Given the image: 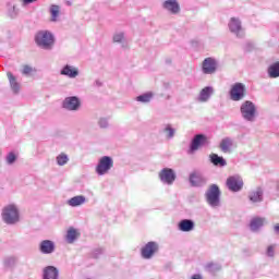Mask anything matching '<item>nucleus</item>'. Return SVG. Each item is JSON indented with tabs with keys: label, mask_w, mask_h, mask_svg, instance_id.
Listing matches in <instances>:
<instances>
[{
	"label": "nucleus",
	"mask_w": 279,
	"mask_h": 279,
	"mask_svg": "<svg viewBox=\"0 0 279 279\" xmlns=\"http://www.w3.org/2000/svg\"><path fill=\"white\" fill-rule=\"evenodd\" d=\"M155 252H158V244L156 242H148L142 248V256L143 258L149 259L151 256H154Z\"/></svg>",
	"instance_id": "f3484780"
},
{
	"label": "nucleus",
	"mask_w": 279,
	"mask_h": 279,
	"mask_svg": "<svg viewBox=\"0 0 279 279\" xmlns=\"http://www.w3.org/2000/svg\"><path fill=\"white\" fill-rule=\"evenodd\" d=\"M77 239H80V233H78L77 229L70 227L65 234L66 243L73 244V243H75V241H77Z\"/></svg>",
	"instance_id": "4be33fe9"
},
{
	"label": "nucleus",
	"mask_w": 279,
	"mask_h": 279,
	"mask_svg": "<svg viewBox=\"0 0 279 279\" xmlns=\"http://www.w3.org/2000/svg\"><path fill=\"white\" fill-rule=\"evenodd\" d=\"M66 162H69V156H66V154L61 153L59 156H57V165H59V167H64Z\"/></svg>",
	"instance_id": "473e14b6"
},
{
	"label": "nucleus",
	"mask_w": 279,
	"mask_h": 279,
	"mask_svg": "<svg viewBox=\"0 0 279 279\" xmlns=\"http://www.w3.org/2000/svg\"><path fill=\"white\" fill-rule=\"evenodd\" d=\"M33 73H36V69L32 68L31 65H23L22 68V75L29 76Z\"/></svg>",
	"instance_id": "f704fd0d"
},
{
	"label": "nucleus",
	"mask_w": 279,
	"mask_h": 279,
	"mask_svg": "<svg viewBox=\"0 0 279 279\" xmlns=\"http://www.w3.org/2000/svg\"><path fill=\"white\" fill-rule=\"evenodd\" d=\"M208 145V137L204 134H197L192 138L187 154L193 156L201 147Z\"/></svg>",
	"instance_id": "423d86ee"
},
{
	"label": "nucleus",
	"mask_w": 279,
	"mask_h": 279,
	"mask_svg": "<svg viewBox=\"0 0 279 279\" xmlns=\"http://www.w3.org/2000/svg\"><path fill=\"white\" fill-rule=\"evenodd\" d=\"M16 263H19V258L14 256L5 257L3 260L5 269H14V267H16Z\"/></svg>",
	"instance_id": "c756f323"
},
{
	"label": "nucleus",
	"mask_w": 279,
	"mask_h": 279,
	"mask_svg": "<svg viewBox=\"0 0 279 279\" xmlns=\"http://www.w3.org/2000/svg\"><path fill=\"white\" fill-rule=\"evenodd\" d=\"M232 145H233L232 138L225 137L221 140L219 147L221 151H223V154H229V151H231L232 149Z\"/></svg>",
	"instance_id": "cd10ccee"
},
{
	"label": "nucleus",
	"mask_w": 279,
	"mask_h": 279,
	"mask_svg": "<svg viewBox=\"0 0 279 279\" xmlns=\"http://www.w3.org/2000/svg\"><path fill=\"white\" fill-rule=\"evenodd\" d=\"M5 161L7 165H14V162H16V155H14V153H10L9 155H7Z\"/></svg>",
	"instance_id": "4c0bfd02"
},
{
	"label": "nucleus",
	"mask_w": 279,
	"mask_h": 279,
	"mask_svg": "<svg viewBox=\"0 0 279 279\" xmlns=\"http://www.w3.org/2000/svg\"><path fill=\"white\" fill-rule=\"evenodd\" d=\"M51 21L56 23L58 21V16H60V7L52 4L50 7Z\"/></svg>",
	"instance_id": "7c9ffc66"
},
{
	"label": "nucleus",
	"mask_w": 279,
	"mask_h": 279,
	"mask_svg": "<svg viewBox=\"0 0 279 279\" xmlns=\"http://www.w3.org/2000/svg\"><path fill=\"white\" fill-rule=\"evenodd\" d=\"M275 232H277V234H279V225L275 226Z\"/></svg>",
	"instance_id": "c03bdc74"
},
{
	"label": "nucleus",
	"mask_w": 279,
	"mask_h": 279,
	"mask_svg": "<svg viewBox=\"0 0 279 279\" xmlns=\"http://www.w3.org/2000/svg\"><path fill=\"white\" fill-rule=\"evenodd\" d=\"M39 252L41 254H53L56 252V243L51 240H44L39 243Z\"/></svg>",
	"instance_id": "dca6fc26"
},
{
	"label": "nucleus",
	"mask_w": 279,
	"mask_h": 279,
	"mask_svg": "<svg viewBox=\"0 0 279 279\" xmlns=\"http://www.w3.org/2000/svg\"><path fill=\"white\" fill-rule=\"evenodd\" d=\"M268 77L276 80L279 77V61L270 64L267 69Z\"/></svg>",
	"instance_id": "bb28decb"
},
{
	"label": "nucleus",
	"mask_w": 279,
	"mask_h": 279,
	"mask_svg": "<svg viewBox=\"0 0 279 279\" xmlns=\"http://www.w3.org/2000/svg\"><path fill=\"white\" fill-rule=\"evenodd\" d=\"M213 95H215V88L213 86H206L199 92L197 101L206 104L207 101H210V97H213Z\"/></svg>",
	"instance_id": "4468645a"
},
{
	"label": "nucleus",
	"mask_w": 279,
	"mask_h": 279,
	"mask_svg": "<svg viewBox=\"0 0 279 279\" xmlns=\"http://www.w3.org/2000/svg\"><path fill=\"white\" fill-rule=\"evenodd\" d=\"M245 97V85L242 83H235L230 90V99L232 101H241Z\"/></svg>",
	"instance_id": "9d476101"
},
{
	"label": "nucleus",
	"mask_w": 279,
	"mask_h": 279,
	"mask_svg": "<svg viewBox=\"0 0 279 279\" xmlns=\"http://www.w3.org/2000/svg\"><path fill=\"white\" fill-rule=\"evenodd\" d=\"M98 125H99V128H101L102 130L108 129V126L110 125L108 118H99V120H98Z\"/></svg>",
	"instance_id": "c9c22d12"
},
{
	"label": "nucleus",
	"mask_w": 279,
	"mask_h": 279,
	"mask_svg": "<svg viewBox=\"0 0 279 279\" xmlns=\"http://www.w3.org/2000/svg\"><path fill=\"white\" fill-rule=\"evenodd\" d=\"M161 8L165 12H168V14H172L173 16H178V14L182 12V8L178 0H165L161 2Z\"/></svg>",
	"instance_id": "6e6552de"
},
{
	"label": "nucleus",
	"mask_w": 279,
	"mask_h": 279,
	"mask_svg": "<svg viewBox=\"0 0 279 279\" xmlns=\"http://www.w3.org/2000/svg\"><path fill=\"white\" fill-rule=\"evenodd\" d=\"M207 271L209 274H216L217 271H221V265L219 264H208L207 265Z\"/></svg>",
	"instance_id": "72a5a7b5"
},
{
	"label": "nucleus",
	"mask_w": 279,
	"mask_h": 279,
	"mask_svg": "<svg viewBox=\"0 0 279 279\" xmlns=\"http://www.w3.org/2000/svg\"><path fill=\"white\" fill-rule=\"evenodd\" d=\"M114 166V161L109 156H104L99 159L96 167V173L98 175H106L110 169Z\"/></svg>",
	"instance_id": "0eeeda50"
},
{
	"label": "nucleus",
	"mask_w": 279,
	"mask_h": 279,
	"mask_svg": "<svg viewBox=\"0 0 279 279\" xmlns=\"http://www.w3.org/2000/svg\"><path fill=\"white\" fill-rule=\"evenodd\" d=\"M60 75L70 77V80H75V77H77V75H80V70L73 65L66 64L61 69Z\"/></svg>",
	"instance_id": "a211bd4d"
},
{
	"label": "nucleus",
	"mask_w": 279,
	"mask_h": 279,
	"mask_svg": "<svg viewBox=\"0 0 279 279\" xmlns=\"http://www.w3.org/2000/svg\"><path fill=\"white\" fill-rule=\"evenodd\" d=\"M60 278V271L54 266H48L44 268L43 279H58Z\"/></svg>",
	"instance_id": "412c9836"
},
{
	"label": "nucleus",
	"mask_w": 279,
	"mask_h": 279,
	"mask_svg": "<svg viewBox=\"0 0 279 279\" xmlns=\"http://www.w3.org/2000/svg\"><path fill=\"white\" fill-rule=\"evenodd\" d=\"M248 198L251 202H253V204L263 202V189L257 187L255 191L250 192Z\"/></svg>",
	"instance_id": "a878e982"
},
{
	"label": "nucleus",
	"mask_w": 279,
	"mask_h": 279,
	"mask_svg": "<svg viewBox=\"0 0 279 279\" xmlns=\"http://www.w3.org/2000/svg\"><path fill=\"white\" fill-rule=\"evenodd\" d=\"M264 226H265V218L257 217L251 220L250 228L252 232H258V230H260V228H263Z\"/></svg>",
	"instance_id": "393cba45"
},
{
	"label": "nucleus",
	"mask_w": 279,
	"mask_h": 279,
	"mask_svg": "<svg viewBox=\"0 0 279 279\" xmlns=\"http://www.w3.org/2000/svg\"><path fill=\"white\" fill-rule=\"evenodd\" d=\"M180 232H193L195 230V221L191 219H183L178 223Z\"/></svg>",
	"instance_id": "6ab92c4d"
},
{
	"label": "nucleus",
	"mask_w": 279,
	"mask_h": 279,
	"mask_svg": "<svg viewBox=\"0 0 279 279\" xmlns=\"http://www.w3.org/2000/svg\"><path fill=\"white\" fill-rule=\"evenodd\" d=\"M241 116L244 121L254 123L256 121V105L250 100H245L240 107Z\"/></svg>",
	"instance_id": "20e7f679"
},
{
	"label": "nucleus",
	"mask_w": 279,
	"mask_h": 279,
	"mask_svg": "<svg viewBox=\"0 0 279 279\" xmlns=\"http://www.w3.org/2000/svg\"><path fill=\"white\" fill-rule=\"evenodd\" d=\"M190 183L192 186H204L206 184V178L199 172H193L190 174Z\"/></svg>",
	"instance_id": "aec40b11"
},
{
	"label": "nucleus",
	"mask_w": 279,
	"mask_h": 279,
	"mask_svg": "<svg viewBox=\"0 0 279 279\" xmlns=\"http://www.w3.org/2000/svg\"><path fill=\"white\" fill-rule=\"evenodd\" d=\"M215 71H217V61L213 58H206L203 61V73H205V75H213Z\"/></svg>",
	"instance_id": "2eb2a0df"
},
{
	"label": "nucleus",
	"mask_w": 279,
	"mask_h": 279,
	"mask_svg": "<svg viewBox=\"0 0 279 279\" xmlns=\"http://www.w3.org/2000/svg\"><path fill=\"white\" fill-rule=\"evenodd\" d=\"M229 32L233 34L235 38H244L245 29L243 28V23L239 17H231L228 23Z\"/></svg>",
	"instance_id": "39448f33"
},
{
	"label": "nucleus",
	"mask_w": 279,
	"mask_h": 279,
	"mask_svg": "<svg viewBox=\"0 0 279 279\" xmlns=\"http://www.w3.org/2000/svg\"><path fill=\"white\" fill-rule=\"evenodd\" d=\"M205 197L211 208H217L221 204V190H219L217 184H213L207 190Z\"/></svg>",
	"instance_id": "7ed1b4c3"
},
{
	"label": "nucleus",
	"mask_w": 279,
	"mask_h": 279,
	"mask_svg": "<svg viewBox=\"0 0 279 279\" xmlns=\"http://www.w3.org/2000/svg\"><path fill=\"white\" fill-rule=\"evenodd\" d=\"M62 106L65 110L77 111L80 110V106H82V102L80 101V98H77V96H70L63 100Z\"/></svg>",
	"instance_id": "f8f14e48"
},
{
	"label": "nucleus",
	"mask_w": 279,
	"mask_h": 279,
	"mask_svg": "<svg viewBox=\"0 0 279 279\" xmlns=\"http://www.w3.org/2000/svg\"><path fill=\"white\" fill-rule=\"evenodd\" d=\"M83 204H86V196L84 195H77L68 201V205L72 208H77V206H83Z\"/></svg>",
	"instance_id": "5701e85b"
},
{
	"label": "nucleus",
	"mask_w": 279,
	"mask_h": 279,
	"mask_svg": "<svg viewBox=\"0 0 279 279\" xmlns=\"http://www.w3.org/2000/svg\"><path fill=\"white\" fill-rule=\"evenodd\" d=\"M165 132H167L168 138H173V136H175V129L171 128V124H167Z\"/></svg>",
	"instance_id": "e433bc0d"
},
{
	"label": "nucleus",
	"mask_w": 279,
	"mask_h": 279,
	"mask_svg": "<svg viewBox=\"0 0 279 279\" xmlns=\"http://www.w3.org/2000/svg\"><path fill=\"white\" fill-rule=\"evenodd\" d=\"M100 254H104V248H96L94 251V257L99 258Z\"/></svg>",
	"instance_id": "a19ab883"
},
{
	"label": "nucleus",
	"mask_w": 279,
	"mask_h": 279,
	"mask_svg": "<svg viewBox=\"0 0 279 279\" xmlns=\"http://www.w3.org/2000/svg\"><path fill=\"white\" fill-rule=\"evenodd\" d=\"M191 279H204V278L202 277V275L196 274V275H193Z\"/></svg>",
	"instance_id": "37998d69"
},
{
	"label": "nucleus",
	"mask_w": 279,
	"mask_h": 279,
	"mask_svg": "<svg viewBox=\"0 0 279 279\" xmlns=\"http://www.w3.org/2000/svg\"><path fill=\"white\" fill-rule=\"evenodd\" d=\"M175 171L171 168H163L159 172V180L162 182V184H168V186H171L175 182Z\"/></svg>",
	"instance_id": "9b49d317"
},
{
	"label": "nucleus",
	"mask_w": 279,
	"mask_h": 279,
	"mask_svg": "<svg viewBox=\"0 0 279 279\" xmlns=\"http://www.w3.org/2000/svg\"><path fill=\"white\" fill-rule=\"evenodd\" d=\"M35 43L40 49L49 51L53 49L56 38L53 37V34L49 31H39L35 35Z\"/></svg>",
	"instance_id": "f03ea898"
},
{
	"label": "nucleus",
	"mask_w": 279,
	"mask_h": 279,
	"mask_svg": "<svg viewBox=\"0 0 279 279\" xmlns=\"http://www.w3.org/2000/svg\"><path fill=\"white\" fill-rule=\"evenodd\" d=\"M227 187L232 193H239L243 189V179L240 177H229L227 179Z\"/></svg>",
	"instance_id": "ddd939ff"
},
{
	"label": "nucleus",
	"mask_w": 279,
	"mask_h": 279,
	"mask_svg": "<svg viewBox=\"0 0 279 279\" xmlns=\"http://www.w3.org/2000/svg\"><path fill=\"white\" fill-rule=\"evenodd\" d=\"M122 40H125V34H123V33H116L113 35V43H121Z\"/></svg>",
	"instance_id": "58836bf2"
},
{
	"label": "nucleus",
	"mask_w": 279,
	"mask_h": 279,
	"mask_svg": "<svg viewBox=\"0 0 279 279\" xmlns=\"http://www.w3.org/2000/svg\"><path fill=\"white\" fill-rule=\"evenodd\" d=\"M22 1L25 4H29V3H36V1H38V0H22Z\"/></svg>",
	"instance_id": "79ce46f5"
},
{
	"label": "nucleus",
	"mask_w": 279,
	"mask_h": 279,
	"mask_svg": "<svg viewBox=\"0 0 279 279\" xmlns=\"http://www.w3.org/2000/svg\"><path fill=\"white\" fill-rule=\"evenodd\" d=\"M8 14L11 19H16L19 16V8L12 3H8Z\"/></svg>",
	"instance_id": "2f4dec72"
},
{
	"label": "nucleus",
	"mask_w": 279,
	"mask_h": 279,
	"mask_svg": "<svg viewBox=\"0 0 279 279\" xmlns=\"http://www.w3.org/2000/svg\"><path fill=\"white\" fill-rule=\"evenodd\" d=\"M7 77L9 80V86L12 95H21V90H23V85L19 77L15 76L12 72L7 73Z\"/></svg>",
	"instance_id": "1a4fd4ad"
},
{
	"label": "nucleus",
	"mask_w": 279,
	"mask_h": 279,
	"mask_svg": "<svg viewBox=\"0 0 279 279\" xmlns=\"http://www.w3.org/2000/svg\"><path fill=\"white\" fill-rule=\"evenodd\" d=\"M209 160L214 167H226V165H228V161H226L223 157H220L217 154H210Z\"/></svg>",
	"instance_id": "b1692460"
},
{
	"label": "nucleus",
	"mask_w": 279,
	"mask_h": 279,
	"mask_svg": "<svg viewBox=\"0 0 279 279\" xmlns=\"http://www.w3.org/2000/svg\"><path fill=\"white\" fill-rule=\"evenodd\" d=\"M275 250H276V245L268 246L266 251L267 256H269L270 258H274Z\"/></svg>",
	"instance_id": "ea45409f"
},
{
	"label": "nucleus",
	"mask_w": 279,
	"mask_h": 279,
	"mask_svg": "<svg viewBox=\"0 0 279 279\" xmlns=\"http://www.w3.org/2000/svg\"><path fill=\"white\" fill-rule=\"evenodd\" d=\"M2 219L8 226H16L21 221V211L15 204L4 206L2 210Z\"/></svg>",
	"instance_id": "f257e3e1"
},
{
	"label": "nucleus",
	"mask_w": 279,
	"mask_h": 279,
	"mask_svg": "<svg viewBox=\"0 0 279 279\" xmlns=\"http://www.w3.org/2000/svg\"><path fill=\"white\" fill-rule=\"evenodd\" d=\"M154 99L153 92L144 93L135 98V101H138L140 104H149Z\"/></svg>",
	"instance_id": "c85d7f7f"
}]
</instances>
